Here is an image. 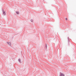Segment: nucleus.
Masks as SVG:
<instances>
[{"label": "nucleus", "mask_w": 76, "mask_h": 76, "mask_svg": "<svg viewBox=\"0 0 76 76\" xmlns=\"http://www.w3.org/2000/svg\"><path fill=\"white\" fill-rule=\"evenodd\" d=\"M60 76H64V74L62 73H61Z\"/></svg>", "instance_id": "obj_2"}, {"label": "nucleus", "mask_w": 76, "mask_h": 76, "mask_svg": "<svg viewBox=\"0 0 76 76\" xmlns=\"http://www.w3.org/2000/svg\"><path fill=\"white\" fill-rule=\"evenodd\" d=\"M66 20H67V18H65Z\"/></svg>", "instance_id": "obj_9"}, {"label": "nucleus", "mask_w": 76, "mask_h": 76, "mask_svg": "<svg viewBox=\"0 0 76 76\" xmlns=\"http://www.w3.org/2000/svg\"><path fill=\"white\" fill-rule=\"evenodd\" d=\"M7 44H8L9 45H11V44L10 42H7Z\"/></svg>", "instance_id": "obj_3"}, {"label": "nucleus", "mask_w": 76, "mask_h": 76, "mask_svg": "<svg viewBox=\"0 0 76 76\" xmlns=\"http://www.w3.org/2000/svg\"><path fill=\"white\" fill-rule=\"evenodd\" d=\"M16 13L17 15H18L19 14V12L18 11H16Z\"/></svg>", "instance_id": "obj_4"}, {"label": "nucleus", "mask_w": 76, "mask_h": 76, "mask_svg": "<svg viewBox=\"0 0 76 76\" xmlns=\"http://www.w3.org/2000/svg\"><path fill=\"white\" fill-rule=\"evenodd\" d=\"M18 61H19V62H20V63H21V61L20 60V59H18Z\"/></svg>", "instance_id": "obj_5"}, {"label": "nucleus", "mask_w": 76, "mask_h": 76, "mask_svg": "<svg viewBox=\"0 0 76 76\" xmlns=\"http://www.w3.org/2000/svg\"><path fill=\"white\" fill-rule=\"evenodd\" d=\"M68 42H69V41H70V39H69V37H68Z\"/></svg>", "instance_id": "obj_6"}, {"label": "nucleus", "mask_w": 76, "mask_h": 76, "mask_svg": "<svg viewBox=\"0 0 76 76\" xmlns=\"http://www.w3.org/2000/svg\"><path fill=\"white\" fill-rule=\"evenodd\" d=\"M2 12H3V14L5 16L6 15V12H5V11H4L3 9H2Z\"/></svg>", "instance_id": "obj_1"}, {"label": "nucleus", "mask_w": 76, "mask_h": 76, "mask_svg": "<svg viewBox=\"0 0 76 76\" xmlns=\"http://www.w3.org/2000/svg\"><path fill=\"white\" fill-rule=\"evenodd\" d=\"M30 21L31 22H33V20L32 19H31L30 20Z\"/></svg>", "instance_id": "obj_7"}, {"label": "nucleus", "mask_w": 76, "mask_h": 76, "mask_svg": "<svg viewBox=\"0 0 76 76\" xmlns=\"http://www.w3.org/2000/svg\"><path fill=\"white\" fill-rule=\"evenodd\" d=\"M45 47H46V48H47V45H46Z\"/></svg>", "instance_id": "obj_8"}]
</instances>
